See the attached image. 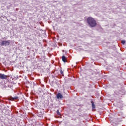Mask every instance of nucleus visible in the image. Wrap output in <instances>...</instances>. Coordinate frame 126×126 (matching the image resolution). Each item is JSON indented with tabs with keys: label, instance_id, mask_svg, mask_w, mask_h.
<instances>
[{
	"label": "nucleus",
	"instance_id": "obj_1",
	"mask_svg": "<svg viewBox=\"0 0 126 126\" xmlns=\"http://www.w3.org/2000/svg\"><path fill=\"white\" fill-rule=\"evenodd\" d=\"M87 22L90 27H92V28H94V27L97 26V22L96 21V20L92 17H89L87 19Z\"/></svg>",
	"mask_w": 126,
	"mask_h": 126
},
{
	"label": "nucleus",
	"instance_id": "obj_2",
	"mask_svg": "<svg viewBox=\"0 0 126 126\" xmlns=\"http://www.w3.org/2000/svg\"><path fill=\"white\" fill-rule=\"evenodd\" d=\"M9 75H4V74L0 73V79H8Z\"/></svg>",
	"mask_w": 126,
	"mask_h": 126
},
{
	"label": "nucleus",
	"instance_id": "obj_3",
	"mask_svg": "<svg viewBox=\"0 0 126 126\" xmlns=\"http://www.w3.org/2000/svg\"><path fill=\"white\" fill-rule=\"evenodd\" d=\"M10 42L8 41H2L1 43V46H9Z\"/></svg>",
	"mask_w": 126,
	"mask_h": 126
},
{
	"label": "nucleus",
	"instance_id": "obj_4",
	"mask_svg": "<svg viewBox=\"0 0 126 126\" xmlns=\"http://www.w3.org/2000/svg\"><path fill=\"white\" fill-rule=\"evenodd\" d=\"M17 99H18V96H14V97L9 96L8 97V99L10 100L11 101H14V100H17Z\"/></svg>",
	"mask_w": 126,
	"mask_h": 126
},
{
	"label": "nucleus",
	"instance_id": "obj_5",
	"mask_svg": "<svg viewBox=\"0 0 126 126\" xmlns=\"http://www.w3.org/2000/svg\"><path fill=\"white\" fill-rule=\"evenodd\" d=\"M57 99H62L63 98V94L61 93H58L57 95Z\"/></svg>",
	"mask_w": 126,
	"mask_h": 126
},
{
	"label": "nucleus",
	"instance_id": "obj_6",
	"mask_svg": "<svg viewBox=\"0 0 126 126\" xmlns=\"http://www.w3.org/2000/svg\"><path fill=\"white\" fill-rule=\"evenodd\" d=\"M91 103H92L93 111H94V110H95V108H96V106L95 105V104H94V102H93V101H92Z\"/></svg>",
	"mask_w": 126,
	"mask_h": 126
},
{
	"label": "nucleus",
	"instance_id": "obj_7",
	"mask_svg": "<svg viewBox=\"0 0 126 126\" xmlns=\"http://www.w3.org/2000/svg\"><path fill=\"white\" fill-rule=\"evenodd\" d=\"M62 61L63 62V63H65V62H66V58H65V56H62Z\"/></svg>",
	"mask_w": 126,
	"mask_h": 126
},
{
	"label": "nucleus",
	"instance_id": "obj_8",
	"mask_svg": "<svg viewBox=\"0 0 126 126\" xmlns=\"http://www.w3.org/2000/svg\"><path fill=\"white\" fill-rule=\"evenodd\" d=\"M57 114L60 116L61 115V112H60V111L59 110H57Z\"/></svg>",
	"mask_w": 126,
	"mask_h": 126
},
{
	"label": "nucleus",
	"instance_id": "obj_9",
	"mask_svg": "<svg viewBox=\"0 0 126 126\" xmlns=\"http://www.w3.org/2000/svg\"><path fill=\"white\" fill-rule=\"evenodd\" d=\"M122 44H126V40H122L121 41Z\"/></svg>",
	"mask_w": 126,
	"mask_h": 126
},
{
	"label": "nucleus",
	"instance_id": "obj_10",
	"mask_svg": "<svg viewBox=\"0 0 126 126\" xmlns=\"http://www.w3.org/2000/svg\"><path fill=\"white\" fill-rule=\"evenodd\" d=\"M111 125H112V126H116V124H115V123H114V122H111Z\"/></svg>",
	"mask_w": 126,
	"mask_h": 126
},
{
	"label": "nucleus",
	"instance_id": "obj_11",
	"mask_svg": "<svg viewBox=\"0 0 126 126\" xmlns=\"http://www.w3.org/2000/svg\"><path fill=\"white\" fill-rule=\"evenodd\" d=\"M60 73H61V74H62V75L63 74V70H61L60 71Z\"/></svg>",
	"mask_w": 126,
	"mask_h": 126
}]
</instances>
